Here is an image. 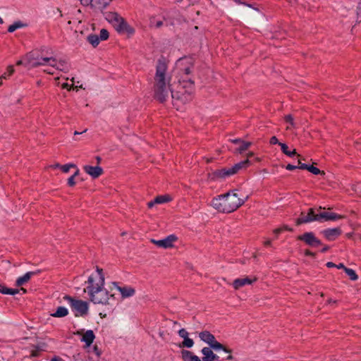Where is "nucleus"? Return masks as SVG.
<instances>
[{
    "instance_id": "obj_36",
    "label": "nucleus",
    "mask_w": 361,
    "mask_h": 361,
    "mask_svg": "<svg viewBox=\"0 0 361 361\" xmlns=\"http://www.w3.org/2000/svg\"><path fill=\"white\" fill-rule=\"evenodd\" d=\"M57 70L67 73L69 71V67L67 66V62L65 59L59 60V66L56 67Z\"/></svg>"
},
{
    "instance_id": "obj_19",
    "label": "nucleus",
    "mask_w": 361,
    "mask_h": 361,
    "mask_svg": "<svg viewBox=\"0 0 361 361\" xmlns=\"http://www.w3.org/2000/svg\"><path fill=\"white\" fill-rule=\"evenodd\" d=\"M181 358L183 361H202V359L195 355L192 351L182 349L181 350Z\"/></svg>"
},
{
    "instance_id": "obj_64",
    "label": "nucleus",
    "mask_w": 361,
    "mask_h": 361,
    "mask_svg": "<svg viewBox=\"0 0 361 361\" xmlns=\"http://www.w3.org/2000/svg\"><path fill=\"white\" fill-rule=\"evenodd\" d=\"M162 25H163V22L162 21H158L156 23V27H160Z\"/></svg>"
},
{
    "instance_id": "obj_27",
    "label": "nucleus",
    "mask_w": 361,
    "mask_h": 361,
    "mask_svg": "<svg viewBox=\"0 0 361 361\" xmlns=\"http://www.w3.org/2000/svg\"><path fill=\"white\" fill-rule=\"evenodd\" d=\"M279 145L281 146L282 152L286 156L292 157L297 155L298 157H300V155L297 153L296 149H294L293 151H290L286 143H279Z\"/></svg>"
},
{
    "instance_id": "obj_1",
    "label": "nucleus",
    "mask_w": 361,
    "mask_h": 361,
    "mask_svg": "<svg viewBox=\"0 0 361 361\" xmlns=\"http://www.w3.org/2000/svg\"><path fill=\"white\" fill-rule=\"evenodd\" d=\"M167 68L168 66L166 62V59L161 56L157 62L154 84L153 87L154 99L161 104H164L166 101L169 94L168 89L171 91V97L173 99L180 100V94L182 93L180 91L173 92L171 89L169 81H168L166 84V72ZM169 79H171V78H169Z\"/></svg>"
},
{
    "instance_id": "obj_43",
    "label": "nucleus",
    "mask_w": 361,
    "mask_h": 361,
    "mask_svg": "<svg viewBox=\"0 0 361 361\" xmlns=\"http://www.w3.org/2000/svg\"><path fill=\"white\" fill-rule=\"evenodd\" d=\"M304 255L305 257H311L312 258H315L316 257V255H317V253L316 252H314L312 251H311L309 249H306L304 251Z\"/></svg>"
},
{
    "instance_id": "obj_49",
    "label": "nucleus",
    "mask_w": 361,
    "mask_h": 361,
    "mask_svg": "<svg viewBox=\"0 0 361 361\" xmlns=\"http://www.w3.org/2000/svg\"><path fill=\"white\" fill-rule=\"evenodd\" d=\"M286 169L288 171H293L296 169H300V164H298V166H295V165L288 164L286 166Z\"/></svg>"
},
{
    "instance_id": "obj_45",
    "label": "nucleus",
    "mask_w": 361,
    "mask_h": 361,
    "mask_svg": "<svg viewBox=\"0 0 361 361\" xmlns=\"http://www.w3.org/2000/svg\"><path fill=\"white\" fill-rule=\"evenodd\" d=\"M67 184L69 187H74L75 185V176H71L68 178Z\"/></svg>"
},
{
    "instance_id": "obj_18",
    "label": "nucleus",
    "mask_w": 361,
    "mask_h": 361,
    "mask_svg": "<svg viewBox=\"0 0 361 361\" xmlns=\"http://www.w3.org/2000/svg\"><path fill=\"white\" fill-rule=\"evenodd\" d=\"M113 284L114 286H116L118 290L121 293V294L123 298L133 296L135 293V290L132 287H128V286L120 287V286H117L116 282H114Z\"/></svg>"
},
{
    "instance_id": "obj_21",
    "label": "nucleus",
    "mask_w": 361,
    "mask_h": 361,
    "mask_svg": "<svg viewBox=\"0 0 361 361\" xmlns=\"http://www.w3.org/2000/svg\"><path fill=\"white\" fill-rule=\"evenodd\" d=\"M252 164V161L249 160V159H246L243 161H241L234 166L231 167V169L234 174H236L240 169H247Z\"/></svg>"
},
{
    "instance_id": "obj_63",
    "label": "nucleus",
    "mask_w": 361,
    "mask_h": 361,
    "mask_svg": "<svg viewBox=\"0 0 361 361\" xmlns=\"http://www.w3.org/2000/svg\"><path fill=\"white\" fill-rule=\"evenodd\" d=\"M95 159H96V160H97V164H100V162H101V161H102V158H101L99 156H97V157H95Z\"/></svg>"
},
{
    "instance_id": "obj_61",
    "label": "nucleus",
    "mask_w": 361,
    "mask_h": 361,
    "mask_svg": "<svg viewBox=\"0 0 361 361\" xmlns=\"http://www.w3.org/2000/svg\"><path fill=\"white\" fill-rule=\"evenodd\" d=\"M154 204H157L156 202H154V200L153 201H150L147 203V206L149 208H152Z\"/></svg>"
},
{
    "instance_id": "obj_44",
    "label": "nucleus",
    "mask_w": 361,
    "mask_h": 361,
    "mask_svg": "<svg viewBox=\"0 0 361 361\" xmlns=\"http://www.w3.org/2000/svg\"><path fill=\"white\" fill-rule=\"evenodd\" d=\"M178 336L181 338H183V339H185V338H187L188 337V331L185 329H180L178 332Z\"/></svg>"
},
{
    "instance_id": "obj_25",
    "label": "nucleus",
    "mask_w": 361,
    "mask_h": 361,
    "mask_svg": "<svg viewBox=\"0 0 361 361\" xmlns=\"http://www.w3.org/2000/svg\"><path fill=\"white\" fill-rule=\"evenodd\" d=\"M199 337L202 341L209 345L213 340H214V336L209 331H203L200 333Z\"/></svg>"
},
{
    "instance_id": "obj_60",
    "label": "nucleus",
    "mask_w": 361,
    "mask_h": 361,
    "mask_svg": "<svg viewBox=\"0 0 361 361\" xmlns=\"http://www.w3.org/2000/svg\"><path fill=\"white\" fill-rule=\"evenodd\" d=\"M264 246H270L271 245V241L270 240H266L264 243Z\"/></svg>"
},
{
    "instance_id": "obj_15",
    "label": "nucleus",
    "mask_w": 361,
    "mask_h": 361,
    "mask_svg": "<svg viewBox=\"0 0 361 361\" xmlns=\"http://www.w3.org/2000/svg\"><path fill=\"white\" fill-rule=\"evenodd\" d=\"M202 361H219V357L209 347H204L202 350Z\"/></svg>"
},
{
    "instance_id": "obj_24",
    "label": "nucleus",
    "mask_w": 361,
    "mask_h": 361,
    "mask_svg": "<svg viewBox=\"0 0 361 361\" xmlns=\"http://www.w3.org/2000/svg\"><path fill=\"white\" fill-rule=\"evenodd\" d=\"M183 89L185 92L194 94L195 93V82L191 80H183Z\"/></svg>"
},
{
    "instance_id": "obj_26",
    "label": "nucleus",
    "mask_w": 361,
    "mask_h": 361,
    "mask_svg": "<svg viewBox=\"0 0 361 361\" xmlns=\"http://www.w3.org/2000/svg\"><path fill=\"white\" fill-rule=\"evenodd\" d=\"M19 292L18 288H8L4 283H0V293L14 295L19 293Z\"/></svg>"
},
{
    "instance_id": "obj_29",
    "label": "nucleus",
    "mask_w": 361,
    "mask_h": 361,
    "mask_svg": "<svg viewBox=\"0 0 361 361\" xmlns=\"http://www.w3.org/2000/svg\"><path fill=\"white\" fill-rule=\"evenodd\" d=\"M74 361H96V360L91 357L89 354H80L78 353L73 356Z\"/></svg>"
},
{
    "instance_id": "obj_16",
    "label": "nucleus",
    "mask_w": 361,
    "mask_h": 361,
    "mask_svg": "<svg viewBox=\"0 0 361 361\" xmlns=\"http://www.w3.org/2000/svg\"><path fill=\"white\" fill-rule=\"evenodd\" d=\"M40 270H37L36 271H28L26 274H25L23 276L18 277L17 280L16 281V286L17 287H20L23 285L27 283L31 277L35 274H37L40 273Z\"/></svg>"
},
{
    "instance_id": "obj_50",
    "label": "nucleus",
    "mask_w": 361,
    "mask_h": 361,
    "mask_svg": "<svg viewBox=\"0 0 361 361\" xmlns=\"http://www.w3.org/2000/svg\"><path fill=\"white\" fill-rule=\"evenodd\" d=\"M269 143L271 145H279V143L281 142L279 141L278 138L276 136H272L269 140Z\"/></svg>"
},
{
    "instance_id": "obj_52",
    "label": "nucleus",
    "mask_w": 361,
    "mask_h": 361,
    "mask_svg": "<svg viewBox=\"0 0 361 361\" xmlns=\"http://www.w3.org/2000/svg\"><path fill=\"white\" fill-rule=\"evenodd\" d=\"M336 268L338 269H343L345 272V270L348 269V267H346L343 263L336 264Z\"/></svg>"
},
{
    "instance_id": "obj_51",
    "label": "nucleus",
    "mask_w": 361,
    "mask_h": 361,
    "mask_svg": "<svg viewBox=\"0 0 361 361\" xmlns=\"http://www.w3.org/2000/svg\"><path fill=\"white\" fill-rule=\"evenodd\" d=\"M281 227L282 228L283 232L285 231H290V232H293V228L289 227L288 225H283Z\"/></svg>"
},
{
    "instance_id": "obj_9",
    "label": "nucleus",
    "mask_w": 361,
    "mask_h": 361,
    "mask_svg": "<svg viewBox=\"0 0 361 361\" xmlns=\"http://www.w3.org/2000/svg\"><path fill=\"white\" fill-rule=\"evenodd\" d=\"M177 240H178V237L174 234H171L162 240H157L154 239H152L151 242L159 247H163V248L166 249V248L173 247V243L176 242Z\"/></svg>"
},
{
    "instance_id": "obj_12",
    "label": "nucleus",
    "mask_w": 361,
    "mask_h": 361,
    "mask_svg": "<svg viewBox=\"0 0 361 361\" xmlns=\"http://www.w3.org/2000/svg\"><path fill=\"white\" fill-rule=\"evenodd\" d=\"M76 334L82 335L81 341L85 343L86 347H90L92 344L95 338V335L92 330H87L85 332H84V329H81L80 331H78Z\"/></svg>"
},
{
    "instance_id": "obj_33",
    "label": "nucleus",
    "mask_w": 361,
    "mask_h": 361,
    "mask_svg": "<svg viewBox=\"0 0 361 361\" xmlns=\"http://www.w3.org/2000/svg\"><path fill=\"white\" fill-rule=\"evenodd\" d=\"M26 25L23 23L21 21L18 20V21H16L14 23H13L12 25H10L8 27V32H13L14 31H16L17 29H19V28H21V27H25Z\"/></svg>"
},
{
    "instance_id": "obj_54",
    "label": "nucleus",
    "mask_w": 361,
    "mask_h": 361,
    "mask_svg": "<svg viewBox=\"0 0 361 361\" xmlns=\"http://www.w3.org/2000/svg\"><path fill=\"white\" fill-rule=\"evenodd\" d=\"M283 232V230H282V228L281 227H279V228H277L276 229L274 230V233L276 235V236L277 237L280 233H281Z\"/></svg>"
},
{
    "instance_id": "obj_31",
    "label": "nucleus",
    "mask_w": 361,
    "mask_h": 361,
    "mask_svg": "<svg viewBox=\"0 0 361 361\" xmlns=\"http://www.w3.org/2000/svg\"><path fill=\"white\" fill-rule=\"evenodd\" d=\"M87 42L92 45L93 47H97L99 44L100 39L98 35L90 34L87 36Z\"/></svg>"
},
{
    "instance_id": "obj_4",
    "label": "nucleus",
    "mask_w": 361,
    "mask_h": 361,
    "mask_svg": "<svg viewBox=\"0 0 361 361\" xmlns=\"http://www.w3.org/2000/svg\"><path fill=\"white\" fill-rule=\"evenodd\" d=\"M53 53L52 49L47 46H42L35 49L25 55L27 63L31 68H37L45 65L49 61L56 62V59L53 56H47Z\"/></svg>"
},
{
    "instance_id": "obj_23",
    "label": "nucleus",
    "mask_w": 361,
    "mask_h": 361,
    "mask_svg": "<svg viewBox=\"0 0 361 361\" xmlns=\"http://www.w3.org/2000/svg\"><path fill=\"white\" fill-rule=\"evenodd\" d=\"M102 290L99 291V292H97V293H94V297L98 298L99 300V298H105L106 299V302L104 301V302H92L94 304H102V305H106V304H109V291L105 289L104 288V286H102Z\"/></svg>"
},
{
    "instance_id": "obj_53",
    "label": "nucleus",
    "mask_w": 361,
    "mask_h": 361,
    "mask_svg": "<svg viewBox=\"0 0 361 361\" xmlns=\"http://www.w3.org/2000/svg\"><path fill=\"white\" fill-rule=\"evenodd\" d=\"M183 73L185 74V75H189L191 73V67L190 66H188V67H185L183 69Z\"/></svg>"
},
{
    "instance_id": "obj_59",
    "label": "nucleus",
    "mask_w": 361,
    "mask_h": 361,
    "mask_svg": "<svg viewBox=\"0 0 361 361\" xmlns=\"http://www.w3.org/2000/svg\"><path fill=\"white\" fill-rule=\"evenodd\" d=\"M255 156V154L253 152H249L247 154V159H249V160H250V159L252 157H254Z\"/></svg>"
},
{
    "instance_id": "obj_62",
    "label": "nucleus",
    "mask_w": 361,
    "mask_h": 361,
    "mask_svg": "<svg viewBox=\"0 0 361 361\" xmlns=\"http://www.w3.org/2000/svg\"><path fill=\"white\" fill-rule=\"evenodd\" d=\"M230 355H228L226 357V360H233L234 359L233 356L231 355V353H229Z\"/></svg>"
},
{
    "instance_id": "obj_34",
    "label": "nucleus",
    "mask_w": 361,
    "mask_h": 361,
    "mask_svg": "<svg viewBox=\"0 0 361 361\" xmlns=\"http://www.w3.org/2000/svg\"><path fill=\"white\" fill-rule=\"evenodd\" d=\"M194 94H190L183 91L180 94V100L182 103L185 104L190 102L193 99Z\"/></svg>"
},
{
    "instance_id": "obj_57",
    "label": "nucleus",
    "mask_w": 361,
    "mask_h": 361,
    "mask_svg": "<svg viewBox=\"0 0 361 361\" xmlns=\"http://www.w3.org/2000/svg\"><path fill=\"white\" fill-rule=\"evenodd\" d=\"M230 141L232 142V143H234V144H240V142H242V140L240 139V138H236V139H233V140H230Z\"/></svg>"
},
{
    "instance_id": "obj_42",
    "label": "nucleus",
    "mask_w": 361,
    "mask_h": 361,
    "mask_svg": "<svg viewBox=\"0 0 361 361\" xmlns=\"http://www.w3.org/2000/svg\"><path fill=\"white\" fill-rule=\"evenodd\" d=\"M284 121L286 123H290L292 127L295 126L294 118L291 114L286 115Z\"/></svg>"
},
{
    "instance_id": "obj_8",
    "label": "nucleus",
    "mask_w": 361,
    "mask_h": 361,
    "mask_svg": "<svg viewBox=\"0 0 361 361\" xmlns=\"http://www.w3.org/2000/svg\"><path fill=\"white\" fill-rule=\"evenodd\" d=\"M296 240L302 241L305 243V245L312 247L322 245V241L315 236L313 232H305L302 235H299L296 237Z\"/></svg>"
},
{
    "instance_id": "obj_3",
    "label": "nucleus",
    "mask_w": 361,
    "mask_h": 361,
    "mask_svg": "<svg viewBox=\"0 0 361 361\" xmlns=\"http://www.w3.org/2000/svg\"><path fill=\"white\" fill-rule=\"evenodd\" d=\"M322 209H324V207H319L317 209L311 207L307 209V214L301 212L299 217L295 220V225L300 226L312 221L324 222L329 221H337L345 218V216L334 212H320L319 211Z\"/></svg>"
},
{
    "instance_id": "obj_46",
    "label": "nucleus",
    "mask_w": 361,
    "mask_h": 361,
    "mask_svg": "<svg viewBox=\"0 0 361 361\" xmlns=\"http://www.w3.org/2000/svg\"><path fill=\"white\" fill-rule=\"evenodd\" d=\"M357 21L359 23L361 22V2H359L357 7Z\"/></svg>"
},
{
    "instance_id": "obj_2",
    "label": "nucleus",
    "mask_w": 361,
    "mask_h": 361,
    "mask_svg": "<svg viewBox=\"0 0 361 361\" xmlns=\"http://www.w3.org/2000/svg\"><path fill=\"white\" fill-rule=\"evenodd\" d=\"M235 190L214 197L212 200V207L219 212L231 213L237 210L245 203V200L238 197Z\"/></svg>"
},
{
    "instance_id": "obj_58",
    "label": "nucleus",
    "mask_w": 361,
    "mask_h": 361,
    "mask_svg": "<svg viewBox=\"0 0 361 361\" xmlns=\"http://www.w3.org/2000/svg\"><path fill=\"white\" fill-rule=\"evenodd\" d=\"M62 358L60 357L59 356H54L51 359V361H62Z\"/></svg>"
},
{
    "instance_id": "obj_7",
    "label": "nucleus",
    "mask_w": 361,
    "mask_h": 361,
    "mask_svg": "<svg viewBox=\"0 0 361 361\" xmlns=\"http://www.w3.org/2000/svg\"><path fill=\"white\" fill-rule=\"evenodd\" d=\"M63 300H67L73 311H75V317L86 315L88 312L89 304L87 302L78 300L69 295H65Z\"/></svg>"
},
{
    "instance_id": "obj_22",
    "label": "nucleus",
    "mask_w": 361,
    "mask_h": 361,
    "mask_svg": "<svg viewBox=\"0 0 361 361\" xmlns=\"http://www.w3.org/2000/svg\"><path fill=\"white\" fill-rule=\"evenodd\" d=\"M112 1V0H94L92 8H95L102 12Z\"/></svg>"
},
{
    "instance_id": "obj_35",
    "label": "nucleus",
    "mask_w": 361,
    "mask_h": 361,
    "mask_svg": "<svg viewBox=\"0 0 361 361\" xmlns=\"http://www.w3.org/2000/svg\"><path fill=\"white\" fill-rule=\"evenodd\" d=\"M252 145V142H246L242 140L240 146L236 149V152L242 154L244 151L247 150Z\"/></svg>"
},
{
    "instance_id": "obj_5",
    "label": "nucleus",
    "mask_w": 361,
    "mask_h": 361,
    "mask_svg": "<svg viewBox=\"0 0 361 361\" xmlns=\"http://www.w3.org/2000/svg\"><path fill=\"white\" fill-rule=\"evenodd\" d=\"M96 271L98 273L99 276V281L96 284H94V278L92 276H89V278L87 279L88 286H87L86 288L84 289V292H85L86 290H87L90 301L94 302H104V301L105 302L106 301L105 298H101L99 300L98 298H95L94 295V293L102 290V286H104V283H104L105 279H104V274L103 273V269L102 268H99L98 266H97Z\"/></svg>"
},
{
    "instance_id": "obj_56",
    "label": "nucleus",
    "mask_w": 361,
    "mask_h": 361,
    "mask_svg": "<svg viewBox=\"0 0 361 361\" xmlns=\"http://www.w3.org/2000/svg\"><path fill=\"white\" fill-rule=\"evenodd\" d=\"M326 266L328 267V268H332V267H336V264H334V262H328L326 264Z\"/></svg>"
},
{
    "instance_id": "obj_40",
    "label": "nucleus",
    "mask_w": 361,
    "mask_h": 361,
    "mask_svg": "<svg viewBox=\"0 0 361 361\" xmlns=\"http://www.w3.org/2000/svg\"><path fill=\"white\" fill-rule=\"evenodd\" d=\"M100 40L105 41L109 37V32L106 29H102L99 35Z\"/></svg>"
},
{
    "instance_id": "obj_14",
    "label": "nucleus",
    "mask_w": 361,
    "mask_h": 361,
    "mask_svg": "<svg viewBox=\"0 0 361 361\" xmlns=\"http://www.w3.org/2000/svg\"><path fill=\"white\" fill-rule=\"evenodd\" d=\"M83 170L93 179L99 178L104 173L103 169L99 166H92L90 165H85L83 166Z\"/></svg>"
},
{
    "instance_id": "obj_6",
    "label": "nucleus",
    "mask_w": 361,
    "mask_h": 361,
    "mask_svg": "<svg viewBox=\"0 0 361 361\" xmlns=\"http://www.w3.org/2000/svg\"><path fill=\"white\" fill-rule=\"evenodd\" d=\"M106 18L109 21L114 23V27L119 34L126 33L128 37H130L135 34V28L130 26L126 20L121 17L118 13L109 12Z\"/></svg>"
},
{
    "instance_id": "obj_11",
    "label": "nucleus",
    "mask_w": 361,
    "mask_h": 361,
    "mask_svg": "<svg viewBox=\"0 0 361 361\" xmlns=\"http://www.w3.org/2000/svg\"><path fill=\"white\" fill-rule=\"evenodd\" d=\"M321 234L323 235L326 240L334 241L342 234V230L340 227L326 228L322 231Z\"/></svg>"
},
{
    "instance_id": "obj_10",
    "label": "nucleus",
    "mask_w": 361,
    "mask_h": 361,
    "mask_svg": "<svg viewBox=\"0 0 361 361\" xmlns=\"http://www.w3.org/2000/svg\"><path fill=\"white\" fill-rule=\"evenodd\" d=\"M234 175L231 168H222L221 169H216L212 173H209V178L212 180H216L221 178H225L226 177Z\"/></svg>"
},
{
    "instance_id": "obj_47",
    "label": "nucleus",
    "mask_w": 361,
    "mask_h": 361,
    "mask_svg": "<svg viewBox=\"0 0 361 361\" xmlns=\"http://www.w3.org/2000/svg\"><path fill=\"white\" fill-rule=\"evenodd\" d=\"M93 351H94V353H95V358H94V359H95V360H98V358H99V357L100 356V355H101L102 352H101V350L99 349V348L97 347V345H94V347H93Z\"/></svg>"
},
{
    "instance_id": "obj_55",
    "label": "nucleus",
    "mask_w": 361,
    "mask_h": 361,
    "mask_svg": "<svg viewBox=\"0 0 361 361\" xmlns=\"http://www.w3.org/2000/svg\"><path fill=\"white\" fill-rule=\"evenodd\" d=\"M330 249V246L327 245H324V247L321 249L320 252L322 253H325L327 251H329Z\"/></svg>"
},
{
    "instance_id": "obj_32",
    "label": "nucleus",
    "mask_w": 361,
    "mask_h": 361,
    "mask_svg": "<svg viewBox=\"0 0 361 361\" xmlns=\"http://www.w3.org/2000/svg\"><path fill=\"white\" fill-rule=\"evenodd\" d=\"M194 341L192 338H190L189 337L185 338L183 341L178 344V347L180 348H190L193 346Z\"/></svg>"
},
{
    "instance_id": "obj_39",
    "label": "nucleus",
    "mask_w": 361,
    "mask_h": 361,
    "mask_svg": "<svg viewBox=\"0 0 361 361\" xmlns=\"http://www.w3.org/2000/svg\"><path fill=\"white\" fill-rule=\"evenodd\" d=\"M345 274L349 276L350 279L352 281H356L358 279V276L356 272L350 268L345 270Z\"/></svg>"
},
{
    "instance_id": "obj_37",
    "label": "nucleus",
    "mask_w": 361,
    "mask_h": 361,
    "mask_svg": "<svg viewBox=\"0 0 361 361\" xmlns=\"http://www.w3.org/2000/svg\"><path fill=\"white\" fill-rule=\"evenodd\" d=\"M35 349L31 350L30 355L29 357H38L41 355V353L44 351V349L39 345H35Z\"/></svg>"
},
{
    "instance_id": "obj_20",
    "label": "nucleus",
    "mask_w": 361,
    "mask_h": 361,
    "mask_svg": "<svg viewBox=\"0 0 361 361\" xmlns=\"http://www.w3.org/2000/svg\"><path fill=\"white\" fill-rule=\"evenodd\" d=\"M209 348L214 350H223L227 353H231L232 349L228 348L227 346L223 345L222 343L218 342L216 338L212 341V342L209 345Z\"/></svg>"
},
{
    "instance_id": "obj_17",
    "label": "nucleus",
    "mask_w": 361,
    "mask_h": 361,
    "mask_svg": "<svg viewBox=\"0 0 361 361\" xmlns=\"http://www.w3.org/2000/svg\"><path fill=\"white\" fill-rule=\"evenodd\" d=\"M298 164H300V169L307 170L314 175H325V172L324 171H321L319 169L314 166L313 165L302 163L300 159L298 160Z\"/></svg>"
},
{
    "instance_id": "obj_41",
    "label": "nucleus",
    "mask_w": 361,
    "mask_h": 361,
    "mask_svg": "<svg viewBox=\"0 0 361 361\" xmlns=\"http://www.w3.org/2000/svg\"><path fill=\"white\" fill-rule=\"evenodd\" d=\"M71 168H77V166L74 164H66L62 166H60V169L62 172L68 173Z\"/></svg>"
},
{
    "instance_id": "obj_13",
    "label": "nucleus",
    "mask_w": 361,
    "mask_h": 361,
    "mask_svg": "<svg viewBox=\"0 0 361 361\" xmlns=\"http://www.w3.org/2000/svg\"><path fill=\"white\" fill-rule=\"evenodd\" d=\"M257 281L258 278L257 276H253L252 278H250L247 276L243 279L238 278L233 281V286L234 289L238 290L239 288L245 285H251Z\"/></svg>"
},
{
    "instance_id": "obj_48",
    "label": "nucleus",
    "mask_w": 361,
    "mask_h": 361,
    "mask_svg": "<svg viewBox=\"0 0 361 361\" xmlns=\"http://www.w3.org/2000/svg\"><path fill=\"white\" fill-rule=\"evenodd\" d=\"M80 1L82 6H90L91 7L94 3V0H80Z\"/></svg>"
},
{
    "instance_id": "obj_30",
    "label": "nucleus",
    "mask_w": 361,
    "mask_h": 361,
    "mask_svg": "<svg viewBox=\"0 0 361 361\" xmlns=\"http://www.w3.org/2000/svg\"><path fill=\"white\" fill-rule=\"evenodd\" d=\"M172 200L171 197L169 195H158L154 199V202L157 204H162L169 202Z\"/></svg>"
},
{
    "instance_id": "obj_38",
    "label": "nucleus",
    "mask_w": 361,
    "mask_h": 361,
    "mask_svg": "<svg viewBox=\"0 0 361 361\" xmlns=\"http://www.w3.org/2000/svg\"><path fill=\"white\" fill-rule=\"evenodd\" d=\"M15 70L13 66L10 65L6 68V72H5L1 76H0V80L4 79H6L11 75H12L14 73Z\"/></svg>"
},
{
    "instance_id": "obj_28",
    "label": "nucleus",
    "mask_w": 361,
    "mask_h": 361,
    "mask_svg": "<svg viewBox=\"0 0 361 361\" xmlns=\"http://www.w3.org/2000/svg\"><path fill=\"white\" fill-rule=\"evenodd\" d=\"M68 314V310L66 307L59 306L56 308L54 313L51 314L53 317H64Z\"/></svg>"
}]
</instances>
